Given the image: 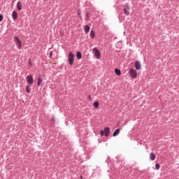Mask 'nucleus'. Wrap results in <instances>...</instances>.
Segmentation results:
<instances>
[{"label":"nucleus","instance_id":"nucleus-1","mask_svg":"<svg viewBox=\"0 0 179 179\" xmlns=\"http://www.w3.org/2000/svg\"><path fill=\"white\" fill-rule=\"evenodd\" d=\"M68 62L69 65H73V62H75V55L73 54V52H69L68 56Z\"/></svg>","mask_w":179,"mask_h":179},{"label":"nucleus","instance_id":"nucleus-2","mask_svg":"<svg viewBox=\"0 0 179 179\" xmlns=\"http://www.w3.org/2000/svg\"><path fill=\"white\" fill-rule=\"evenodd\" d=\"M129 73L132 79H136V77L138 76V73L136 71L135 69H130L129 71Z\"/></svg>","mask_w":179,"mask_h":179},{"label":"nucleus","instance_id":"nucleus-3","mask_svg":"<svg viewBox=\"0 0 179 179\" xmlns=\"http://www.w3.org/2000/svg\"><path fill=\"white\" fill-rule=\"evenodd\" d=\"M14 40L17 45V48H18V50H20L22 48V41H20V39H19L17 36H15Z\"/></svg>","mask_w":179,"mask_h":179},{"label":"nucleus","instance_id":"nucleus-4","mask_svg":"<svg viewBox=\"0 0 179 179\" xmlns=\"http://www.w3.org/2000/svg\"><path fill=\"white\" fill-rule=\"evenodd\" d=\"M26 81L29 86H31V84L34 82L33 76H27Z\"/></svg>","mask_w":179,"mask_h":179},{"label":"nucleus","instance_id":"nucleus-5","mask_svg":"<svg viewBox=\"0 0 179 179\" xmlns=\"http://www.w3.org/2000/svg\"><path fill=\"white\" fill-rule=\"evenodd\" d=\"M92 52L95 55L96 58H97V59L100 58V51H99L97 48H94Z\"/></svg>","mask_w":179,"mask_h":179},{"label":"nucleus","instance_id":"nucleus-6","mask_svg":"<svg viewBox=\"0 0 179 179\" xmlns=\"http://www.w3.org/2000/svg\"><path fill=\"white\" fill-rule=\"evenodd\" d=\"M12 16H13V19H14V20H16V19H17L18 17L17 12L13 11Z\"/></svg>","mask_w":179,"mask_h":179},{"label":"nucleus","instance_id":"nucleus-7","mask_svg":"<svg viewBox=\"0 0 179 179\" xmlns=\"http://www.w3.org/2000/svg\"><path fill=\"white\" fill-rule=\"evenodd\" d=\"M104 134H105V136H108L109 134H110V129L108 127H106L104 129L103 131Z\"/></svg>","mask_w":179,"mask_h":179},{"label":"nucleus","instance_id":"nucleus-8","mask_svg":"<svg viewBox=\"0 0 179 179\" xmlns=\"http://www.w3.org/2000/svg\"><path fill=\"white\" fill-rule=\"evenodd\" d=\"M135 68H136V69H137V71H139V69H141V62H139L138 61L136 62Z\"/></svg>","mask_w":179,"mask_h":179},{"label":"nucleus","instance_id":"nucleus-9","mask_svg":"<svg viewBox=\"0 0 179 179\" xmlns=\"http://www.w3.org/2000/svg\"><path fill=\"white\" fill-rule=\"evenodd\" d=\"M22 3H20V1H18L17 3V9H18V10H22Z\"/></svg>","mask_w":179,"mask_h":179},{"label":"nucleus","instance_id":"nucleus-10","mask_svg":"<svg viewBox=\"0 0 179 179\" xmlns=\"http://www.w3.org/2000/svg\"><path fill=\"white\" fill-rule=\"evenodd\" d=\"M43 83V79L41 78V76H38V86H41Z\"/></svg>","mask_w":179,"mask_h":179},{"label":"nucleus","instance_id":"nucleus-11","mask_svg":"<svg viewBox=\"0 0 179 179\" xmlns=\"http://www.w3.org/2000/svg\"><path fill=\"white\" fill-rule=\"evenodd\" d=\"M150 160L154 161L156 159V155H155V153L151 152L150 154Z\"/></svg>","mask_w":179,"mask_h":179},{"label":"nucleus","instance_id":"nucleus-12","mask_svg":"<svg viewBox=\"0 0 179 179\" xmlns=\"http://www.w3.org/2000/svg\"><path fill=\"white\" fill-rule=\"evenodd\" d=\"M115 73H116V75H117V76H121V70H120L118 69H115Z\"/></svg>","mask_w":179,"mask_h":179},{"label":"nucleus","instance_id":"nucleus-13","mask_svg":"<svg viewBox=\"0 0 179 179\" xmlns=\"http://www.w3.org/2000/svg\"><path fill=\"white\" fill-rule=\"evenodd\" d=\"M120 129H117L113 134V136H117V135H118V134H120Z\"/></svg>","mask_w":179,"mask_h":179},{"label":"nucleus","instance_id":"nucleus-14","mask_svg":"<svg viewBox=\"0 0 179 179\" xmlns=\"http://www.w3.org/2000/svg\"><path fill=\"white\" fill-rule=\"evenodd\" d=\"M84 30H85V33H89L90 30V27H89V25H86L84 28Z\"/></svg>","mask_w":179,"mask_h":179},{"label":"nucleus","instance_id":"nucleus-15","mask_svg":"<svg viewBox=\"0 0 179 179\" xmlns=\"http://www.w3.org/2000/svg\"><path fill=\"white\" fill-rule=\"evenodd\" d=\"M76 57L78 58V59H80V58H82V53H80V52H77Z\"/></svg>","mask_w":179,"mask_h":179},{"label":"nucleus","instance_id":"nucleus-16","mask_svg":"<svg viewBox=\"0 0 179 179\" xmlns=\"http://www.w3.org/2000/svg\"><path fill=\"white\" fill-rule=\"evenodd\" d=\"M124 12L127 16L129 15V8H124Z\"/></svg>","mask_w":179,"mask_h":179},{"label":"nucleus","instance_id":"nucleus-17","mask_svg":"<svg viewBox=\"0 0 179 179\" xmlns=\"http://www.w3.org/2000/svg\"><path fill=\"white\" fill-rule=\"evenodd\" d=\"M90 35L91 38H94V31L92 30Z\"/></svg>","mask_w":179,"mask_h":179},{"label":"nucleus","instance_id":"nucleus-18","mask_svg":"<svg viewBox=\"0 0 179 179\" xmlns=\"http://www.w3.org/2000/svg\"><path fill=\"white\" fill-rule=\"evenodd\" d=\"M26 90H27V92H28V93H30V92L31 91V89H30V85H27V87H26Z\"/></svg>","mask_w":179,"mask_h":179},{"label":"nucleus","instance_id":"nucleus-19","mask_svg":"<svg viewBox=\"0 0 179 179\" xmlns=\"http://www.w3.org/2000/svg\"><path fill=\"white\" fill-rule=\"evenodd\" d=\"M94 108H99V102L96 101L94 103Z\"/></svg>","mask_w":179,"mask_h":179},{"label":"nucleus","instance_id":"nucleus-20","mask_svg":"<svg viewBox=\"0 0 179 179\" xmlns=\"http://www.w3.org/2000/svg\"><path fill=\"white\" fill-rule=\"evenodd\" d=\"M155 169H156V170H159L160 169V164H155Z\"/></svg>","mask_w":179,"mask_h":179},{"label":"nucleus","instance_id":"nucleus-21","mask_svg":"<svg viewBox=\"0 0 179 179\" xmlns=\"http://www.w3.org/2000/svg\"><path fill=\"white\" fill-rule=\"evenodd\" d=\"M101 136H104V131L101 130L100 131Z\"/></svg>","mask_w":179,"mask_h":179},{"label":"nucleus","instance_id":"nucleus-22","mask_svg":"<svg viewBox=\"0 0 179 179\" xmlns=\"http://www.w3.org/2000/svg\"><path fill=\"white\" fill-rule=\"evenodd\" d=\"M3 20V16L2 15H0V22H2Z\"/></svg>","mask_w":179,"mask_h":179},{"label":"nucleus","instance_id":"nucleus-23","mask_svg":"<svg viewBox=\"0 0 179 179\" xmlns=\"http://www.w3.org/2000/svg\"><path fill=\"white\" fill-rule=\"evenodd\" d=\"M49 55H50V57H52V52H50L49 53Z\"/></svg>","mask_w":179,"mask_h":179},{"label":"nucleus","instance_id":"nucleus-24","mask_svg":"<svg viewBox=\"0 0 179 179\" xmlns=\"http://www.w3.org/2000/svg\"><path fill=\"white\" fill-rule=\"evenodd\" d=\"M29 65H31V62H29Z\"/></svg>","mask_w":179,"mask_h":179},{"label":"nucleus","instance_id":"nucleus-25","mask_svg":"<svg viewBox=\"0 0 179 179\" xmlns=\"http://www.w3.org/2000/svg\"><path fill=\"white\" fill-rule=\"evenodd\" d=\"M80 178H83V176H80Z\"/></svg>","mask_w":179,"mask_h":179},{"label":"nucleus","instance_id":"nucleus-26","mask_svg":"<svg viewBox=\"0 0 179 179\" xmlns=\"http://www.w3.org/2000/svg\"><path fill=\"white\" fill-rule=\"evenodd\" d=\"M44 1H47V0H44Z\"/></svg>","mask_w":179,"mask_h":179}]
</instances>
